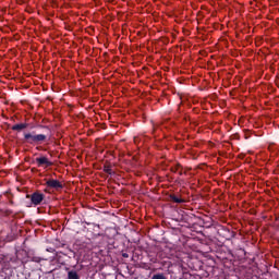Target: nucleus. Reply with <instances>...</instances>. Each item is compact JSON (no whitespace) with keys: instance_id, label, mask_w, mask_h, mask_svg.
<instances>
[{"instance_id":"5","label":"nucleus","mask_w":279,"mask_h":279,"mask_svg":"<svg viewBox=\"0 0 279 279\" xmlns=\"http://www.w3.org/2000/svg\"><path fill=\"white\" fill-rule=\"evenodd\" d=\"M25 129H27V124H25V123L15 124V125L12 126V130L17 131V132H21Z\"/></svg>"},{"instance_id":"11","label":"nucleus","mask_w":279,"mask_h":279,"mask_svg":"<svg viewBox=\"0 0 279 279\" xmlns=\"http://www.w3.org/2000/svg\"><path fill=\"white\" fill-rule=\"evenodd\" d=\"M43 260H44L43 258L37 257V256L32 257V262H34V263H40Z\"/></svg>"},{"instance_id":"10","label":"nucleus","mask_w":279,"mask_h":279,"mask_svg":"<svg viewBox=\"0 0 279 279\" xmlns=\"http://www.w3.org/2000/svg\"><path fill=\"white\" fill-rule=\"evenodd\" d=\"M151 279H167L162 274L154 275Z\"/></svg>"},{"instance_id":"8","label":"nucleus","mask_w":279,"mask_h":279,"mask_svg":"<svg viewBox=\"0 0 279 279\" xmlns=\"http://www.w3.org/2000/svg\"><path fill=\"white\" fill-rule=\"evenodd\" d=\"M104 171H105L106 173H108V174H112V173H113L110 166H105V167H104Z\"/></svg>"},{"instance_id":"3","label":"nucleus","mask_w":279,"mask_h":279,"mask_svg":"<svg viewBox=\"0 0 279 279\" xmlns=\"http://www.w3.org/2000/svg\"><path fill=\"white\" fill-rule=\"evenodd\" d=\"M35 161L37 162L38 167L48 168V167L52 166V162L49 161L48 158H46V157L36 158Z\"/></svg>"},{"instance_id":"12","label":"nucleus","mask_w":279,"mask_h":279,"mask_svg":"<svg viewBox=\"0 0 279 279\" xmlns=\"http://www.w3.org/2000/svg\"><path fill=\"white\" fill-rule=\"evenodd\" d=\"M177 173H179L180 175H182V168H181Z\"/></svg>"},{"instance_id":"1","label":"nucleus","mask_w":279,"mask_h":279,"mask_svg":"<svg viewBox=\"0 0 279 279\" xmlns=\"http://www.w3.org/2000/svg\"><path fill=\"white\" fill-rule=\"evenodd\" d=\"M24 140L26 143L31 144V145H39L43 144L46 140L47 136L39 134V135H35L34 133H25L24 134Z\"/></svg>"},{"instance_id":"9","label":"nucleus","mask_w":279,"mask_h":279,"mask_svg":"<svg viewBox=\"0 0 279 279\" xmlns=\"http://www.w3.org/2000/svg\"><path fill=\"white\" fill-rule=\"evenodd\" d=\"M180 169H181V166L178 163V165H175L174 167L171 168V171L177 173V172H179Z\"/></svg>"},{"instance_id":"4","label":"nucleus","mask_w":279,"mask_h":279,"mask_svg":"<svg viewBox=\"0 0 279 279\" xmlns=\"http://www.w3.org/2000/svg\"><path fill=\"white\" fill-rule=\"evenodd\" d=\"M45 196L40 193H34L32 196H31V201L32 203L35 205V206H38L40 205V203H43Z\"/></svg>"},{"instance_id":"7","label":"nucleus","mask_w":279,"mask_h":279,"mask_svg":"<svg viewBox=\"0 0 279 279\" xmlns=\"http://www.w3.org/2000/svg\"><path fill=\"white\" fill-rule=\"evenodd\" d=\"M171 199H172L174 203H177V204H182V203H184L183 199H181V198H179V197H177V196H174V195L171 196Z\"/></svg>"},{"instance_id":"6","label":"nucleus","mask_w":279,"mask_h":279,"mask_svg":"<svg viewBox=\"0 0 279 279\" xmlns=\"http://www.w3.org/2000/svg\"><path fill=\"white\" fill-rule=\"evenodd\" d=\"M68 279H80V276L75 270H71L68 272Z\"/></svg>"},{"instance_id":"2","label":"nucleus","mask_w":279,"mask_h":279,"mask_svg":"<svg viewBox=\"0 0 279 279\" xmlns=\"http://www.w3.org/2000/svg\"><path fill=\"white\" fill-rule=\"evenodd\" d=\"M46 185H47V187L56 190V191H59L63 187L61 182L53 180V179L48 180L46 182Z\"/></svg>"},{"instance_id":"13","label":"nucleus","mask_w":279,"mask_h":279,"mask_svg":"<svg viewBox=\"0 0 279 279\" xmlns=\"http://www.w3.org/2000/svg\"><path fill=\"white\" fill-rule=\"evenodd\" d=\"M122 256H123L124 258H128V257H129V255H128V254H125V253H124Z\"/></svg>"}]
</instances>
